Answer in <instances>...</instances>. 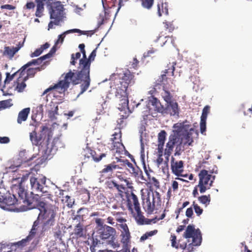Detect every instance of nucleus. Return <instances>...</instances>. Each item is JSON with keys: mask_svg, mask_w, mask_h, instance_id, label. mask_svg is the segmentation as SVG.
<instances>
[{"mask_svg": "<svg viewBox=\"0 0 252 252\" xmlns=\"http://www.w3.org/2000/svg\"><path fill=\"white\" fill-rule=\"evenodd\" d=\"M45 60V58L43 56L40 57V58L37 59L32 60L31 61L28 62L26 64V67H29L32 65H39L41 64L43 61Z\"/></svg>", "mask_w": 252, "mask_h": 252, "instance_id": "obj_31", "label": "nucleus"}, {"mask_svg": "<svg viewBox=\"0 0 252 252\" xmlns=\"http://www.w3.org/2000/svg\"><path fill=\"white\" fill-rule=\"evenodd\" d=\"M49 11L50 19L54 20L51 21L48 24V30L53 29L54 25L59 26L60 23L63 22L64 18H66L63 6L60 1L54 2L51 1V5L49 7Z\"/></svg>", "mask_w": 252, "mask_h": 252, "instance_id": "obj_4", "label": "nucleus"}, {"mask_svg": "<svg viewBox=\"0 0 252 252\" xmlns=\"http://www.w3.org/2000/svg\"><path fill=\"white\" fill-rule=\"evenodd\" d=\"M152 180L153 182V184L154 185V186L155 187H156L157 188H159V182H158V181L154 177H153L152 178Z\"/></svg>", "mask_w": 252, "mask_h": 252, "instance_id": "obj_64", "label": "nucleus"}, {"mask_svg": "<svg viewBox=\"0 0 252 252\" xmlns=\"http://www.w3.org/2000/svg\"><path fill=\"white\" fill-rule=\"evenodd\" d=\"M6 75V78L4 80L5 83L9 82L10 81H11L14 78V76L16 75V73H14L12 75H11L9 73L7 72Z\"/></svg>", "mask_w": 252, "mask_h": 252, "instance_id": "obj_53", "label": "nucleus"}, {"mask_svg": "<svg viewBox=\"0 0 252 252\" xmlns=\"http://www.w3.org/2000/svg\"><path fill=\"white\" fill-rule=\"evenodd\" d=\"M10 247L6 243H0V252H11Z\"/></svg>", "mask_w": 252, "mask_h": 252, "instance_id": "obj_40", "label": "nucleus"}, {"mask_svg": "<svg viewBox=\"0 0 252 252\" xmlns=\"http://www.w3.org/2000/svg\"><path fill=\"white\" fill-rule=\"evenodd\" d=\"M10 139L8 137H0V143L1 144H7L9 143Z\"/></svg>", "mask_w": 252, "mask_h": 252, "instance_id": "obj_56", "label": "nucleus"}, {"mask_svg": "<svg viewBox=\"0 0 252 252\" xmlns=\"http://www.w3.org/2000/svg\"><path fill=\"white\" fill-rule=\"evenodd\" d=\"M154 197L153 198V204H151L149 197L146 198L145 201H143V208L149 214H152L155 208Z\"/></svg>", "mask_w": 252, "mask_h": 252, "instance_id": "obj_19", "label": "nucleus"}, {"mask_svg": "<svg viewBox=\"0 0 252 252\" xmlns=\"http://www.w3.org/2000/svg\"><path fill=\"white\" fill-rule=\"evenodd\" d=\"M118 228L121 230L122 237L121 242L124 244H127L129 241L130 234L126 224H118Z\"/></svg>", "mask_w": 252, "mask_h": 252, "instance_id": "obj_14", "label": "nucleus"}, {"mask_svg": "<svg viewBox=\"0 0 252 252\" xmlns=\"http://www.w3.org/2000/svg\"><path fill=\"white\" fill-rule=\"evenodd\" d=\"M174 145L173 143L170 144L169 142H167L166 145V149L164 151V155L166 156H170L173 151L174 148Z\"/></svg>", "mask_w": 252, "mask_h": 252, "instance_id": "obj_38", "label": "nucleus"}, {"mask_svg": "<svg viewBox=\"0 0 252 252\" xmlns=\"http://www.w3.org/2000/svg\"><path fill=\"white\" fill-rule=\"evenodd\" d=\"M41 218V217L37 218V220L34 221L33 222V224L32 225V228L30 232V233L33 236H34L36 233V231L37 230V228L39 224V219Z\"/></svg>", "mask_w": 252, "mask_h": 252, "instance_id": "obj_39", "label": "nucleus"}, {"mask_svg": "<svg viewBox=\"0 0 252 252\" xmlns=\"http://www.w3.org/2000/svg\"><path fill=\"white\" fill-rule=\"evenodd\" d=\"M33 238V236L30 233L29 235L25 239H23L22 240L19 241L16 243V245L18 247H23L27 245V242L31 240Z\"/></svg>", "mask_w": 252, "mask_h": 252, "instance_id": "obj_36", "label": "nucleus"}, {"mask_svg": "<svg viewBox=\"0 0 252 252\" xmlns=\"http://www.w3.org/2000/svg\"><path fill=\"white\" fill-rule=\"evenodd\" d=\"M95 223H96V224L99 226H100L101 228H102V227H103V222L102 221V220L100 218H97L95 220Z\"/></svg>", "mask_w": 252, "mask_h": 252, "instance_id": "obj_61", "label": "nucleus"}, {"mask_svg": "<svg viewBox=\"0 0 252 252\" xmlns=\"http://www.w3.org/2000/svg\"><path fill=\"white\" fill-rule=\"evenodd\" d=\"M23 163L22 160H18L17 157L15 158L13 160V163H12L9 167L8 168L11 169L12 171H15L17 168L22 166Z\"/></svg>", "mask_w": 252, "mask_h": 252, "instance_id": "obj_30", "label": "nucleus"}, {"mask_svg": "<svg viewBox=\"0 0 252 252\" xmlns=\"http://www.w3.org/2000/svg\"><path fill=\"white\" fill-rule=\"evenodd\" d=\"M31 197H28L25 205H27L28 209H37L39 211L38 218L40 217L42 214V211L46 208V206L49 205L46 204L43 201H41L40 195L39 193H34L31 194Z\"/></svg>", "mask_w": 252, "mask_h": 252, "instance_id": "obj_9", "label": "nucleus"}, {"mask_svg": "<svg viewBox=\"0 0 252 252\" xmlns=\"http://www.w3.org/2000/svg\"><path fill=\"white\" fill-rule=\"evenodd\" d=\"M10 101V99L2 100L0 101V110L2 109H5L6 107H8L9 105V103Z\"/></svg>", "mask_w": 252, "mask_h": 252, "instance_id": "obj_48", "label": "nucleus"}, {"mask_svg": "<svg viewBox=\"0 0 252 252\" xmlns=\"http://www.w3.org/2000/svg\"><path fill=\"white\" fill-rule=\"evenodd\" d=\"M66 200L65 202L67 203V206L69 208H71L72 207L74 203V199L73 198H71L69 196L66 195L65 197Z\"/></svg>", "mask_w": 252, "mask_h": 252, "instance_id": "obj_45", "label": "nucleus"}, {"mask_svg": "<svg viewBox=\"0 0 252 252\" xmlns=\"http://www.w3.org/2000/svg\"><path fill=\"white\" fill-rule=\"evenodd\" d=\"M171 246L173 247H175L176 248H178V246H176V237L175 235H171Z\"/></svg>", "mask_w": 252, "mask_h": 252, "instance_id": "obj_60", "label": "nucleus"}, {"mask_svg": "<svg viewBox=\"0 0 252 252\" xmlns=\"http://www.w3.org/2000/svg\"><path fill=\"white\" fill-rule=\"evenodd\" d=\"M46 181L45 177H42L40 178H37L34 177L30 178V184L32 191L31 194H33V193L45 194L47 195V198L53 201L52 197H53L51 194L48 193V188L45 186Z\"/></svg>", "mask_w": 252, "mask_h": 252, "instance_id": "obj_7", "label": "nucleus"}, {"mask_svg": "<svg viewBox=\"0 0 252 252\" xmlns=\"http://www.w3.org/2000/svg\"><path fill=\"white\" fill-rule=\"evenodd\" d=\"M175 158L173 157H171V167L172 172L176 176H180L181 175V173L183 172V164L184 162L182 160L179 162L174 161Z\"/></svg>", "mask_w": 252, "mask_h": 252, "instance_id": "obj_16", "label": "nucleus"}, {"mask_svg": "<svg viewBox=\"0 0 252 252\" xmlns=\"http://www.w3.org/2000/svg\"><path fill=\"white\" fill-rule=\"evenodd\" d=\"M75 32L79 33L81 34L82 33H83V31H81V30H80L79 29H77L69 30H67V31L63 32V34H68L69 33H75Z\"/></svg>", "mask_w": 252, "mask_h": 252, "instance_id": "obj_52", "label": "nucleus"}, {"mask_svg": "<svg viewBox=\"0 0 252 252\" xmlns=\"http://www.w3.org/2000/svg\"><path fill=\"white\" fill-rule=\"evenodd\" d=\"M90 194L89 192L87 190L82 195V197H83V199H84L83 201H84V202L89 201V200L90 199Z\"/></svg>", "mask_w": 252, "mask_h": 252, "instance_id": "obj_54", "label": "nucleus"}, {"mask_svg": "<svg viewBox=\"0 0 252 252\" xmlns=\"http://www.w3.org/2000/svg\"><path fill=\"white\" fill-rule=\"evenodd\" d=\"M209 110H210V106L208 105L205 106L202 110V115L201 116L200 123V132L203 134L206 131V120H207V115H208V114L209 113Z\"/></svg>", "mask_w": 252, "mask_h": 252, "instance_id": "obj_17", "label": "nucleus"}, {"mask_svg": "<svg viewBox=\"0 0 252 252\" xmlns=\"http://www.w3.org/2000/svg\"><path fill=\"white\" fill-rule=\"evenodd\" d=\"M154 0H142V5L146 8L150 9L153 6Z\"/></svg>", "mask_w": 252, "mask_h": 252, "instance_id": "obj_41", "label": "nucleus"}, {"mask_svg": "<svg viewBox=\"0 0 252 252\" xmlns=\"http://www.w3.org/2000/svg\"><path fill=\"white\" fill-rule=\"evenodd\" d=\"M163 146H164V145L158 144V156H159V157L162 156Z\"/></svg>", "mask_w": 252, "mask_h": 252, "instance_id": "obj_59", "label": "nucleus"}, {"mask_svg": "<svg viewBox=\"0 0 252 252\" xmlns=\"http://www.w3.org/2000/svg\"><path fill=\"white\" fill-rule=\"evenodd\" d=\"M198 200L200 203L206 204L207 203H209L210 202V195H202L198 197Z\"/></svg>", "mask_w": 252, "mask_h": 252, "instance_id": "obj_42", "label": "nucleus"}, {"mask_svg": "<svg viewBox=\"0 0 252 252\" xmlns=\"http://www.w3.org/2000/svg\"><path fill=\"white\" fill-rule=\"evenodd\" d=\"M202 178L200 179V181H199V183L198 185V187H199L200 192L201 193H203L205 192L207 189L206 187L205 186V185L202 184Z\"/></svg>", "mask_w": 252, "mask_h": 252, "instance_id": "obj_50", "label": "nucleus"}, {"mask_svg": "<svg viewBox=\"0 0 252 252\" xmlns=\"http://www.w3.org/2000/svg\"><path fill=\"white\" fill-rule=\"evenodd\" d=\"M167 133L164 130H161L158 134V144L164 145Z\"/></svg>", "mask_w": 252, "mask_h": 252, "instance_id": "obj_34", "label": "nucleus"}, {"mask_svg": "<svg viewBox=\"0 0 252 252\" xmlns=\"http://www.w3.org/2000/svg\"><path fill=\"white\" fill-rule=\"evenodd\" d=\"M196 230V229H195L194 225H189L184 233V237L185 238H191L193 236L194 234H195Z\"/></svg>", "mask_w": 252, "mask_h": 252, "instance_id": "obj_28", "label": "nucleus"}, {"mask_svg": "<svg viewBox=\"0 0 252 252\" xmlns=\"http://www.w3.org/2000/svg\"><path fill=\"white\" fill-rule=\"evenodd\" d=\"M4 204L7 206H12L18 204H19V200L17 199V198L14 194H11L9 192L7 194V195H6V196L3 198L1 202H0V207L3 209H5V207L2 205Z\"/></svg>", "mask_w": 252, "mask_h": 252, "instance_id": "obj_15", "label": "nucleus"}, {"mask_svg": "<svg viewBox=\"0 0 252 252\" xmlns=\"http://www.w3.org/2000/svg\"><path fill=\"white\" fill-rule=\"evenodd\" d=\"M26 7L27 9H33L35 7V4L33 2H29L26 4Z\"/></svg>", "mask_w": 252, "mask_h": 252, "instance_id": "obj_62", "label": "nucleus"}, {"mask_svg": "<svg viewBox=\"0 0 252 252\" xmlns=\"http://www.w3.org/2000/svg\"><path fill=\"white\" fill-rule=\"evenodd\" d=\"M25 81L23 79V81L21 83H18L17 86V89L19 92H22L24 90V89L26 87V84L25 83Z\"/></svg>", "mask_w": 252, "mask_h": 252, "instance_id": "obj_47", "label": "nucleus"}, {"mask_svg": "<svg viewBox=\"0 0 252 252\" xmlns=\"http://www.w3.org/2000/svg\"><path fill=\"white\" fill-rule=\"evenodd\" d=\"M18 198L17 199L19 200V203H23L25 205L26 203V200H28V197L27 195V192L25 191V189L21 187H19L18 190Z\"/></svg>", "mask_w": 252, "mask_h": 252, "instance_id": "obj_26", "label": "nucleus"}, {"mask_svg": "<svg viewBox=\"0 0 252 252\" xmlns=\"http://www.w3.org/2000/svg\"><path fill=\"white\" fill-rule=\"evenodd\" d=\"M58 207L55 205L49 204L46 208L42 211L40 217L44 220L42 225V232H44L49 229L51 226L55 224V217L56 216Z\"/></svg>", "mask_w": 252, "mask_h": 252, "instance_id": "obj_6", "label": "nucleus"}, {"mask_svg": "<svg viewBox=\"0 0 252 252\" xmlns=\"http://www.w3.org/2000/svg\"><path fill=\"white\" fill-rule=\"evenodd\" d=\"M30 112V108H26L21 111L18 116L17 123L21 124L22 122L26 121Z\"/></svg>", "mask_w": 252, "mask_h": 252, "instance_id": "obj_21", "label": "nucleus"}, {"mask_svg": "<svg viewBox=\"0 0 252 252\" xmlns=\"http://www.w3.org/2000/svg\"><path fill=\"white\" fill-rule=\"evenodd\" d=\"M184 146L182 145V140L179 142V143L176 145L175 148V152L174 153V156H180L181 154V152L184 151Z\"/></svg>", "mask_w": 252, "mask_h": 252, "instance_id": "obj_37", "label": "nucleus"}, {"mask_svg": "<svg viewBox=\"0 0 252 252\" xmlns=\"http://www.w3.org/2000/svg\"><path fill=\"white\" fill-rule=\"evenodd\" d=\"M119 166L118 165L115 164H109L105 165V167L100 172V173H111L113 170L119 169Z\"/></svg>", "mask_w": 252, "mask_h": 252, "instance_id": "obj_29", "label": "nucleus"}, {"mask_svg": "<svg viewBox=\"0 0 252 252\" xmlns=\"http://www.w3.org/2000/svg\"><path fill=\"white\" fill-rule=\"evenodd\" d=\"M132 174H134L135 176H138L139 175H141L142 174V172L138 167H137V168H135V172Z\"/></svg>", "mask_w": 252, "mask_h": 252, "instance_id": "obj_63", "label": "nucleus"}, {"mask_svg": "<svg viewBox=\"0 0 252 252\" xmlns=\"http://www.w3.org/2000/svg\"><path fill=\"white\" fill-rule=\"evenodd\" d=\"M58 109V106H56L54 108H52L51 110H49L48 115L51 120H55L57 119L56 115H59Z\"/></svg>", "mask_w": 252, "mask_h": 252, "instance_id": "obj_33", "label": "nucleus"}, {"mask_svg": "<svg viewBox=\"0 0 252 252\" xmlns=\"http://www.w3.org/2000/svg\"><path fill=\"white\" fill-rule=\"evenodd\" d=\"M193 206L194 207L195 212L197 216H200L201 214H202L203 212L202 209H201L199 206H198L197 204H195L194 202H193Z\"/></svg>", "mask_w": 252, "mask_h": 252, "instance_id": "obj_46", "label": "nucleus"}, {"mask_svg": "<svg viewBox=\"0 0 252 252\" xmlns=\"http://www.w3.org/2000/svg\"><path fill=\"white\" fill-rule=\"evenodd\" d=\"M187 125H185L182 123H177L174 125L173 128L175 129L173 130L172 133L170 134L168 138V142L170 144L173 143V145H175L176 143H177L179 140V136L181 133L186 129Z\"/></svg>", "mask_w": 252, "mask_h": 252, "instance_id": "obj_10", "label": "nucleus"}, {"mask_svg": "<svg viewBox=\"0 0 252 252\" xmlns=\"http://www.w3.org/2000/svg\"><path fill=\"white\" fill-rule=\"evenodd\" d=\"M186 125L187 126L186 127V129L187 130H184L183 131H186L185 138L187 141L184 143V145H188V146H192V143L193 142V138L191 137V131H194V129L193 128H190L189 129V131H188L189 125Z\"/></svg>", "mask_w": 252, "mask_h": 252, "instance_id": "obj_25", "label": "nucleus"}, {"mask_svg": "<svg viewBox=\"0 0 252 252\" xmlns=\"http://www.w3.org/2000/svg\"><path fill=\"white\" fill-rule=\"evenodd\" d=\"M199 181L202 178V184L207 185L209 181L211 179L212 175L208 173V171L206 170H202L198 174Z\"/></svg>", "mask_w": 252, "mask_h": 252, "instance_id": "obj_22", "label": "nucleus"}, {"mask_svg": "<svg viewBox=\"0 0 252 252\" xmlns=\"http://www.w3.org/2000/svg\"><path fill=\"white\" fill-rule=\"evenodd\" d=\"M170 90L165 86L163 87V92L161 96L165 102V105H161L158 99L152 97L149 100L148 105L153 106L154 109L163 115H170V116H178L179 108L177 102L172 100L173 96L170 91L173 92V89L170 88Z\"/></svg>", "mask_w": 252, "mask_h": 252, "instance_id": "obj_2", "label": "nucleus"}, {"mask_svg": "<svg viewBox=\"0 0 252 252\" xmlns=\"http://www.w3.org/2000/svg\"><path fill=\"white\" fill-rule=\"evenodd\" d=\"M66 35V34H63V32L62 34H60L58 36V39L56 42V45L59 43V41H60L61 43H62Z\"/></svg>", "mask_w": 252, "mask_h": 252, "instance_id": "obj_57", "label": "nucleus"}, {"mask_svg": "<svg viewBox=\"0 0 252 252\" xmlns=\"http://www.w3.org/2000/svg\"><path fill=\"white\" fill-rule=\"evenodd\" d=\"M90 151L91 157H92L93 160L95 162L99 161L102 158L106 156V154L104 153L101 154L97 156L95 151L91 150H90Z\"/></svg>", "mask_w": 252, "mask_h": 252, "instance_id": "obj_35", "label": "nucleus"}, {"mask_svg": "<svg viewBox=\"0 0 252 252\" xmlns=\"http://www.w3.org/2000/svg\"><path fill=\"white\" fill-rule=\"evenodd\" d=\"M0 8L1 9H8V10H13V9H15L14 6H13L12 5L8 4L1 5Z\"/></svg>", "mask_w": 252, "mask_h": 252, "instance_id": "obj_58", "label": "nucleus"}, {"mask_svg": "<svg viewBox=\"0 0 252 252\" xmlns=\"http://www.w3.org/2000/svg\"><path fill=\"white\" fill-rule=\"evenodd\" d=\"M74 80L73 73H72V71L70 70L68 72L65 74L63 80L60 81L58 83L55 84L54 86H51L46 89L44 91L43 95L54 90H55L60 94L63 93L67 90L70 83L73 85L78 84H74V83H73V81Z\"/></svg>", "mask_w": 252, "mask_h": 252, "instance_id": "obj_8", "label": "nucleus"}, {"mask_svg": "<svg viewBox=\"0 0 252 252\" xmlns=\"http://www.w3.org/2000/svg\"><path fill=\"white\" fill-rule=\"evenodd\" d=\"M43 52V49L42 48H40L38 49H36L34 52L32 53L30 56L31 58H33L34 57H37L39 56Z\"/></svg>", "mask_w": 252, "mask_h": 252, "instance_id": "obj_51", "label": "nucleus"}, {"mask_svg": "<svg viewBox=\"0 0 252 252\" xmlns=\"http://www.w3.org/2000/svg\"><path fill=\"white\" fill-rule=\"evenodd\" d=\"M28 154L26 150L21 151L19 152L18 156L17 157L18 160H22V162L24 164H28L30 165L29 163L33 159L36 157V156L33 155L31 157H28Z\"/></svg>", "mask_w": 252, "mask_h": 252, "instance_id": "obj_18", "label": "nucleus"}, {"mask_svg": "<svg viewBox=\"0 0 252 252\" xmlns=\"http://www.w3.org/2000/svg\"><path fill=\"white\" fill-rule=\"evenodd\" d=\"M56 50H57V49H56V45H55L51 49L50 51H49V52L48 54L43 56L45 58V60H46L47 59H49L51 57H52V56L55 53Z\"/></svg>", "mask_w": 252, "mask_h": 252, "instance_id": "obj_44", "label": "nucleus"}, {"mask_svg": "<svg viewBox=\"0 0 252 252\" xmlns=\"http://www.w3.org/2000/svg\"><path fill=\"white\" fill-rule=\"evenodd\" d=\"M25 40V39L22 42L20 41L16 47L5 46L2 53L3 55L6 56L11 59L14 55L24 46Z\"/></svg>", "mask_w": 252, "mask_h": 252, "instance_id": "obj_12", "label": "nucleus"}, {"mask_svg": "<svg viewBox=\"0 0 252 252\" xmlns=\"http://www.w3.org/2000/svg\"><path fill=\"white\" fill-rule=\"evenodd\" d=\"M135 211L138 214L140 212V204L137 196L133 192L131 193Z\"/></svg>", "mask_w": 252, "mask_h": 252, "instance_id": "obj_32", "label": "nucleus"}, {"mask_svg": "<svg viewBox=\"0 0 252 252\" xmlns=\"http://www.w3.org/2000/svg\"><path fill=\"white\" fill-rule=\"evenodd\" d=\"M96 49L94 50L88 59L86 61L80 60L79 66L77 70H73L72 73H73V83L74 84H80L81 92L78 95V97L86 92L90 86L91 78L90 76V66L92 61H94L96 56Z\"/></svg>", "mask_w": 252, "mask_h": 252, "instance_id": "obj_1", "label": "nucleus"}, {"mask_svg": "<svg viewBox=\"0 0 252 252\" xmlns=\"http://www.w3.org/2000/svg\"><path fill=\"white\" fill-rule=\"evenodd\" d=\"M133 77V76L128 71L125 73L122 78V81L120 82L121 86H118L117 88H119L120 90L126 91L128 85H131L134 83V81L132 80Z\"/></svg>", "mask_w": 252, "mask_h": 252, "instance_id": "obj_13", "label": "nucleus"}, {"mask_svg": "<svg viewBox=\"0 0 252 252\" xmlns=\"http://www.w3.org/2000/svg\"><path fill=\"white\" fill-rule=\"evenodd\" d=\"M28 67L26 66V64L24 65L23 66H22L18 71L15 72V73H16V74L18 73H19V77H22L25 73V70L28 68Z\"/></svg>", "mask_w": 252, "mask_h": 252, "instance_id": "obj_49", "label": "nucleus"}, {"mask_svg": "<svg viewBox=\"0 0 252 252\" xmlns=\"http://www.w3.org/2000/svg\"><path fill=\"white\" fill-rule=\"evenodd\" d=\"M9 192L7 191L5 188L0 186V202H1L3 198H4L6 195H7Z\"/></svg>", "mask_w": 252, "mask_h": 252, "instance_id": "obj_43", "label": "nucleus"}, {"mask_svg": "<svg viewBox=\"0 0 252 252\" xmlns=\"http://www.w3.org/2000/svg\"><path fill=\"white\" fill-rule=\"evenodd\" d=\"M86 231L84 229V225L81 223H78L74 229V234L79 238L83 237L85 236Z\"/></svg>", "mask_w": 252, "mask_h": 252, "instance_id": "obj_23", "label": "nucleus"}, {"mask_svg": "<svg viewBox=\"0 0 252 252\" xmlns=\"http://www.w3.org/2000/svg\"><path fill=\"white\" fill-rule=\"evenodd\" d=\"M191 238H192V244L194 246H200L202 242L201 233L199 228L196 229L195 234Z\"/></svg>", "mask_w": 252, "mask_h": 252, "instance_id": "obj_24", "label": "nucleus"}, {"mask_svg": "<svg viewBox=\"0 0 252 252\" xmlns=\"http://www.w3.org/2000/svg\"><path fill=\"white\" fill-rule=\"evenodd\" d=\"M126 91L120 90L119 88H117L115 94L116 97L119 99V104L118 108L123 113L121 114V118L119 120L120 122H122V119H126L130 113H132V109L130 105H129L128 100L127 99Z\"/></svg>", "mask_w": 252, "mask_h": 252, "instance_id": "obj_5", "label": "nucleus"}, {"mask_svg": "<svg viewBox=\"0 0 252 252\" xmlns=\"http://www.w3.org/2000/svg\"><path fill=\"white\" fill-rule=\"evenodd\" d=\"M193 210L191 207L187 209L186 215L188 218H191L193 215Z\"/></svg>", "mask_w": 252, "mask_h": 252, "instance_id": "obj_55", "label": "nucleus"}, {"mask_svg": "<svg viewBox=\"0 0 252 252\" xmlns=\"http://www.w3.org/2000/svg\"><path fill=\"white\" fill-rule=\"evenodd\" d=\"M159 1L157 4L158 13L159 17L161 16L162 14L165 15L168 14V4L166 2H163V0H159Z\"/></svg>", "mask_w": 252, "mask_h": 252, "instance_id": "obj_20", "label": "nucleus"}, {"mask_svg": "<svg viewBox=\"0 0 252 252\" xmlns=\"http://www.w3.org/2000/svg\"><path fill=\"white\" fill-rule=\"evenodd\" d=\"M48 130V127L46 126H41L40 134L37 135L35 131L30 133V140L32 144L39 146V151L45 158H50V156L55 154L57 150L54 142H50L49 138L44 142L43 135H46Z\"/></svg>", "mask_w": 252, "mask_h": 252, "instance_id": "obj_3", "label": "nucleus"}, {"mask_svg": "<svg viewBox=\"0 0 252 252\" xmlns=\"http://www.w3.org/2000/svg\"><path fill=\"white\" fill-rule=\"evenodd\" d=\"M99 237L102 240L107 239L109 238H113L116 234L115 229L109 226L104 225L98 230Z\"/></svg>", "mask_w": 252, "mask_h": 252, "instance_id": "obj_11", "label": "nucleus"}, {"mask_svg": "<svg viewBox=\"0 0 252 252\" xmlns=\"http://www.w3.org/2000/svg\"><path fill=\"white\" fill-rule=\"evenodd\" d=\"M43 69L44 67L43 65L41 67L28 68L27 71V75L24 77V81H27L29 77H33L37 71H39Z\"/></svg>", "mask_w": 252, "mask_h": 252, "instance_id": "obj_27", "label": "nucleus"}]
</instances>
